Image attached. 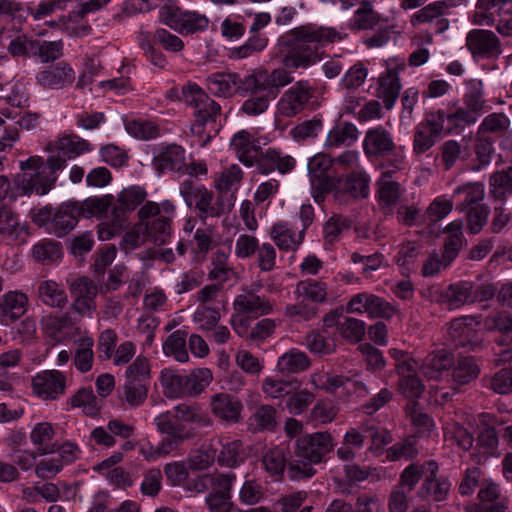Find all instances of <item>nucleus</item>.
Instances as JSON below:
<instances>
[{"instance_id":"obj_1","label":"nucleus","mask_w":512,"mask_h":512,"mask_svg":"<svg viewBox=\"0 0 512 512\" xmlns=\"http://www.w3.org/2000/svg\"><path fill=\"white\" fill-rule=\"evenodd\" d=\"M347 34L330 26L301 25L282 35L271 55L281 66L268 71L255 69L242 81V92L250 93L241 110L249 116L264 113L280 90L294 81L293 70L307 69L322 59L319 49L343 41Z\"/></svg>"},{"instance_id":"obj_2","label":"nucleus","mask_w":512,"mask_h":512,"mask_svg":"<svg viewBox=\"0 0 512 512\" xmlns=\"http://www.w3.org/2000/svg\"><path fill=\"white\" fill-rule=\"evenodd\" d=\"M334 448L331 433L315 432L299 437L295 446V457L288 464V473L292 479L310 478L315 474L313 464H318Z\"/></svg>"},{"instance_id":"obj_3","label":"nucleus","mask_w":512,"mask_h":512,"mask_svg":"<svg viewBox=\"0 0 512 512\" xmlns=\"http://www.w3.org/2000/svg\"><path fill=\"white\" fill-rule=\"evenodd\" d=\"M140 224L144 227L145 238L156 245H164L172 235V221L175 205L165 200L160 203L147 201L137 212Z\"/></svg>"},{"instance_id":"obj_4","label":"nucleus","mask_w":512,"mask_h":512,"mask_svg":"<svg viewBox=\"0 0 512 512\" xmlns=\"http://www.w3.org/2000/svg\"><path fill=\"white\" fill-rule=\"evenodd\" d=\"M296 303L286 305L284 315L290 319L309 321L317 313V304L327 302L329 293L325 282L315 279L299 281L294 290Z\"/></svg>"},{"instance_id":"obj_5","label":"nucleus","mask_w":512,"mask_h":512,"mask_svg":"<svg viewBox=\"0 0 512 512\" xmlns=\"http://www.w3.org/2000/svg\"><path fill=\"white\" fill-rule=\"evenodd\" d=\"M146 196L145 189L139 186L123 189L118 194L117 201L112 208L111 220L104 223L100 229V240L108 241L120 234L126 226L127 212L142 204Z\"/></svg>"},{"instance_id":"obj_6","label":"nucleus","mask_w":512,"mask_h":512,"mask_svg":"<svg viewBox=\"0 0 512 512\" xmlns=\"http://www.w3.org/2000/svg\"><path fill=\"white\" fill-rule=\"evenodd\" d=\"M183 98L185 103L194 109L195 122L191 126V130L194 134L200 135L206 124L216 121L220 115V105L194 83L183 87Z\"/></svg>"},{"instance_id":"obj_7","label":"nucleus","mask_w":512,"mask_h":512,"mask_svg":"<svg viewBox=\"0 0 512 512\" xmlns=\"http://www.w3.org/2000/svg\"><path fill=\"white\" fill-rule=\"evenodd\" d=\"M314 89L306 80L297 81L280 96L276 110L277 114L293 118L303 112L310 103Z\"/></svg>"},{"instance_id":"obj_8","label":"nucleus","mask_w":512,"mask_h":512,"mask_svg":"<svg viewBox=\"0 0 512 512\" xmlns=\"http://www.w3.org/2000/svg\"><path fill=\"white\" fill-rule=\"evenodd\" d=\"M160 16L165 24L182 34L203 31L209 24L206 15L195 11H182L174 6H163L160 10Z\"/></svg>"},{"instance_id":"obj_9","label":"nucleus","mask_w":512,"mask_h":512,"mask_svg":"<svg viewBox=\"0 0 512 512\" xmlns=\"http://www.w3.org/2000/svg\"><path fill=\"white\" fill-rule=\"evenodd\" d=\"M180 194L186 204L195 205L201 218L217 217L223 212V206L214 203V195L205 186H195L191 181H183L180 185Z\"/></svg>"},{"instance_id":"obj_10","label":"nucleus","mask_w":512,"mask_h":512,"mask_svg":"<svg viewBox=\"0 0 512 512\" xmlns=\"http://www.w3.org/2000/svg\"><path fill=\"white\" fill-rule=\"evenodd\" d=\"M21 173L18 178L28 177L27 194L35 192L38 195L46 194L56 180V176H49L44 167L43 159L32 156L20 165Z\"/></svg>"},{"instance_id":"obj_11","label":"nucleus","mask_w":512,"mask_h":512,"mask_svg":"<svg viewBox=\"0 0 512 512\" xmlns=\"http://www.w3.org/2000/svg\"><path fill=\"white\" fill-rule=\"evenodd\" d=\"M466 47L473 58H498L502 53L501 42L491 30H470L466 36Z\"/></svg>"},{"instance_id":"obj_12","label":"nucleus","mask_w":512,"mask_h":512,"mask_svg":"<svg viewBox=\"0 0 512 512\" xmlns=\"http://www.w3.org/2000/svg\"><path fill=\"white\" fill-rule=\"evenodd\" d=\"M31 387L42 400H57L65 393L66 376L58 370H45L32 378Z\"/></svg>"},{"instance_id":"obj_13","label":"nucleus","mask_w":512,"mask_h":512,"mask_svg":"<svg viewBox=\"0 0 512 512\" xmlns=\"http://www.w3.org/2000/svg\"><path fill=\"white\" fill-rule=\"evenodd\" d=\"M435 120L442 126L445 135L463 130L466 126L473 125L477 122L464 106L459 105L457 101L449 103L446 110H438L433 112Z\"/></svg>"},{"instance_id":"obj_14","label":"nucleus","mask_w":512,"mask_h":512,"mask_svg":"<svg viewBox=\"0 0 512 512\" xmlns=\"http://www.w3.org/2000/svg\"><path fill=\"white\" fill-rule=\"evenodd\" d=\"M448 8L445 1H434L414 12L409 23L413 28L431 24L436 33H443L450 25L449 20L445 17Z\"/></svg>"},{"instance_id":"obj_15","label":"nucleus","mask_w":512,"mask_h":512,"mask_svg":"<svg viewBox=\"0 0 512 512\" xmlns=\"http://www.w3.org/2000/svg\"><path fill=\"white\" fill-rule=\"evenodd\" d=\"M405 66L403 60L390 59L387 61V69L378 79L377 95L384 102L386 109H391L399 96L401 83L399 69Z\"/></svg>"},{"instance_id":"obj_16","label":"nucleus","mask_w":512,"mask_h":512,"mask_svg":"<svg viewBox=\"0 0 512 512\" xmlns=\"http://www.w3.org/2000/svg\"><path fill=\"white\" fill-rule=\"evenodd\" d=\"M260 288L261 284H258L252 290H244L242 294L237 295L233 302L234 310L253 317L272 313L275 308V303L265 296L256 294L255 291Z\"/></svg>"},{"instance_id":"obj_17","label":"nucleus","mask_w":512,"mask_h":512,"mask_svg":"<svg viewBox=\"0 0 512 512\" xmlns=\"http://www.w3.org/2000/svg\"><path fill=\"white\" fill-rule=\"evenodd\" d=\"M74 80V69L64 61L51 64L36 75L37 84L47 89H62L71 85Z\"/></svg>"},{"instance_id":"obj_18","label":"nucleus","mask_w":512,"mask_h":512,"mask_svg":"<svg viewBox=\"0 0 512 512\" xmlns=\"http://www.w3.org/2000/svg\"><path fill=\"white\" fill-rule=\"evenodd\" d=\"M114 196L111 194L103 196L89 197L82 202H76L80 217L92 218L96 217L101 220L98 225L97 234L100 239V229L102 225L112 216V208L114 206Z\"/></svg>"},{"instance_id":"obj_19","label":"nucleus","mask_w":512,"mask_h":512,"mask_svg":"<svg viewBox=\"0 0 512 512\" xmlns=\"http://www.w3.org/2000/svg\"><path fill=\"white\" fill-rule=\"evenodd\" d=\"M478 503L465 507L466 512H505L506 506L501 500L499 485L489 479L480 483Z\"/></svg>"},{"instance_id":"obj_20","label":"nucleus","mask_w":512,"mask_h":512,"mask_svg":"<svg viewBox=\"0 0 512 512\" xmlns=\"http://www.w3.org/2000/svg\"><path fill=\"white\" fill-rule=\"evenodd\" d=\"M442 134H444L442 126L435 120L432 113L428 114L415 128L413 151L416 154L427 152L435 145L437 139L441 137Z\"/></svg>"},{"instance_id":"obj_21","label":"nucleus","mask_w":512,"mask_h":512,"mask_svg":"<svg viewBox=\"0 0 512 512\" xmlns=\"http://www.w3.org/2000/svg\"><path fill=\"white\" fill-rule=\"evenodd\" d=\"M396 148L391 133L381 126L369 129L364 137L363 149L367 156L383 157Z\"/></svg>"},{"instance_id":"obj_22","label":"nucleus","mask_w":512,"mask_h":512,"mask_svg":"<svg viewBox=\"0 0 512 512\" xmlns=\"http://www.w3.org/2000/svg\"><path fill=\"white\" fill-rule=\"evenodd\" d=\"M210 409L217 418L235 424L241 419L243 405L228 393H217L210 398Z\"/></svg>"},{"instance_id":"obj_23","label":"nucleus","mask_w":512,"mask_h":512,"mask_svg":"<svg viewBox=\"0 0 512 512\" xmlns=\"http://www.w3.org/2000/svg\"><path fill=\"white\" fill-rule=\"evenodd\" d=\"M29 300L25 293L14 290L8 291L0 298V315L6 325L20 319L28 309Z\"/></svg>"},{"instance_id":"obj_24","label":"nucleus","mask_w":512,"mask_h":512,"mask_svg":"<svg viewBox=\"0 0 512 512\" xmlns=\"http://www.w3.org/2000/svg\"><path fill=\"white\" fill-rule=\"evenodd\" d=\"M449 336L456 346L475 350L482 343V338L472 326V318L454 319L449 325Z\"/></svg>"},{"instance_id":"obj_25","label":"nucleus","mask_w":512,"mask_h":512,"mask_svg":"<svg viewBox=\"0 0 512 512\" xmlns=\"http://www.w3.org/2000/svg\"><path fill=\"white\" fill-rule=\"evenodd\" d=\"M333 162L334 160L324 153H318L309 160V176L313 186L321 193L328 192L334 187V180L327 175Z\"/></svg>"},{"instance_id":"obj_26","label":"nucleus","mask_w":512,"mask_h":512,"mask_svg":"<svg viewBox=\"0 0 512 512\" xmlns=\"http://www.w3.org/2000/svg\"><path fill=\"white\" fill-rule=\"evenodd\" d=\"M275 245L283 251H295L304 241V229L295 230L285 221H278L272 225L269 232Z\"/></svg>"},{"instance_id":"obj_27","label":"nucleus","mask_w":512,"mask_h":512,"mask_svg":"<svg viewBox=\"0 0 512 512\" xmlns=\"http://www.w3.org/2000/svg\"><path fill=\"white\" fill-rule=\"evenodd\" d=\"M236 479L234 473L220 475V482L206 497V503L211 512H229L231 509V488Z\"/></svg>"},{"instance_id":"obj_28","label":"nucleus","mask_w":512,"mask_h":512,"mask_svg":"<svg viewBox=\"0 0 512 512\" xmlns=\"http://www.w3.org/2000/svg\"><path fill=\"white\" fill-rule=\"evenodd\" d=\"M241 77L233 72H217L206 79L207 89L218 97H230L242 91Z\"/></svg>"},{"instance_id":"obj_29","label":"nucleus","mask_w":512,"mask_h":512,"mask_svg":"<svg viewBox=\"0 0 512 512\" xmlns=\"http://www.w3.org/2000/svg\"><path fill=\"white\" fill-rule=\"evenodd\" d=\"M472 282L459 281L447 286L439 293L437 301L449 310L461 308L471 304Z\"/></svg>"},{"instance_id":"obj_30","label":"nucleus","mask_w":512,"mask_h":512,"mask_svg":"<svg viewBox=\"0 0 512 512\" xmlns=\"http://www.w3.org/2000/svg\"><path fill=\"white\" fill-rule=\"evenodd\" d=\"M80 214L76 202L63 203L54 209L50 232L58 237L65 236L76 226Z\"/></svg>"},{"instance_id":"obj_31","label":"nucleus","mask_w":512,"mask_h":512,"mask_svg":"<svg viewBox=\"0 0 512 512\" xmlns=\"http://www.w3.org/2000/svg\"><path fill=\"white\" fill-rule=\"evenodd\" d=\"M455 363L452 353L446 350H438L429 353L419 369L422 375L428 379L439 380L444 371L449 370Z\"/></svg>"},{"instance_id":"obj_32","label":"nucleus","mask_w":512,"mask_h":512,"mask_svg":"<svg viewBox=\"0 0 512 512\" xmlns=\"http://www.w3.org/2000/svg\"><path fill=\"white\" fill-rule=\"evenodd\" d=\"M230 146L244 165L251 167L255 164L259 146L256 138L250 132L247 130L237 132L231 139Z\"/></svg>"},{"instance_id":"obj_33","label":"nucleus","mask_w":512,"mask_h":512,"mask_svg":"<svg viewBox=\"0 0 512 512\" xmlns=\"http://www.w3.org/2000/svg\"><path fill=\"white\" fill-rule=\"evenodd\" d=\"M185 154V149L183 147L176 144H170L159 150L154 157L153 164L161 172H181L185 166Z\"/></svg>"},{"instance_id":"obj_34","label":"nucleus","mask_w":512,"mask_h":512,"mask_svg":"<svg viewBox=\"0 0 512 512\" xmlns=\"http://www.w3.org/2000/svg\"><path fill=\"white\" fill-rule=\"evenodd\" d=\"M55 434L56 431L50 422L35 424L29 434L35 453L40 456L54 453L57 450V445L53 443Z\"/></svg>"},{"instance_id":"obj_35","label":"nucleus","mask_w":512,"mask_h":512,"mask_svg":"<svg viewBox=\"0 0 512 512\" xmlns=\"http://www.w3.org/2000/svg\"><path fill=\"white\" fill-rule=\"evenodd\" d=\"M483 328L500 334V337L495 339L500 346L512 345V315L509 312L500 311L487 316L483 320Z\"/></svg>"},{"instance_id":"obj_36","label":"nucleus","mask_w":512,"mask_h":512,"mask_svg":"<svg viewBox=\"0 0 512 512\" xmlns=\"http://www.w3.org/2000/svg\"><path fill=\"white\" fill-rule=\"evenodd\" d=\"M427 466L429 474L426 475L425 480L418 491V495L422 498H431L434 501H442L450 490V483L444 479L436 478L438 466L435 462H429Z\"/></svg>"},{"instance_id":"obj_37","label":"nucleus","mask_w":512,"mask_h":512,"mask_svg":"<svg viewBox=\"0 0 512 512\" xmlns=\"http://www.w3.org/2000/svg\"><path fill=\"white\" fill-rule=\"evenodd\" d=\"M511 0H477L471 21L477 26H493L503 7Z\"/></svg>"},{"instance_id":"obj_38","label":"nucleus","mask_w":512,"mask_h":512,"mask_svg":"<svg viewBox=\"0 0 512 512\" xmlns=\"http://www.w3.org/2000/svg\"><path fill=\"white\" fill-rule=\"evenodd\" d=\"M463 106L478 120L486 108L484 84L482 80L471 79L466 82V92L463 95Z\"/></svg>"},{"instance_id":"obj_39","label":"nucleus","mask_w":512,"mask_h":512,"mask_svg":"<svg viewBox=\"0 0 512 512\" xmlns=\"http://www.w3.org/2000/svg\"><path fill=\"white\" fill-rule=\"evenodd\" d=\"M49 150L55 149L69 158H75L93 150V146L87 140L78 135H65L49 144Z\"/></svg>"},{"instance_id":"obj_40","label":"nucleus","mask_w":512,"mask_h":512,"mask_svg":"<svg viewBox=\"0 0 512 512\" xmlns=\"http://www.w3.org/2000/svg\"><path fill=\"white\" fill-rule=\"evenodd\" d=\"M149 385L147 381L143 380H127L122 387L120 400L122 404L130 408H137L141 406L147 399Z\"/></svg>"},{"instance_id":"obj_41","label":"nucleus","mask_w":512,"mask_h":512,"mask_svg":"<svg viewBox=\"0 0 512 512\" xmlns=\"http://www.w3.org/2000/svg\"><path fill=\"white\" fill-rule=\"evenodd\" d=\"M310 367V360L306 353L298 349H290L279 357L277 370L281 374H294L305 371Z\"/></svg>"},{"instance_id":"obj_42","label":"nucleus","mask_w":512,"mask_h":512,"mask_svg":"<svg viewBox=\"0 0 512 512\" xmlns=\"http://www.w3.org/2000/svg\"><path fill=\"white\" fill-rule=\"evenodd\" d=\"M39 299L48 306L62 308L67 303L65 290L54 280H43L38 284Z\"/></svg>"},{"instance_id":"obj_43","label":"nucleus","mask_w":512,"mask_h":512,"mask_svg":"<svg viewBox=\"0 0 512 512\" xmlns=\"http://www.w3.org/2000/svg\"><path fill=\"white\" fill-rule=\"evenodd\" d=\"M213 375L208 368H197L184 376V395L191 397L201 394L211 383Z\"/></svg>"},{"instance_id":"obj_44","label":"nucleus","mask_w":512,"mask_h":512,"mask_svg":"<svg viewBox=\"0 0 512 512\" xmlns=\"http://www.w3.org/2000/svg\"><path fill=\"white\" fill-rule=\"evenodd\" d=\"M0 234L11 240H18L22 234H27L26 225L6 206L0 207Z\"/></svg>"},{"instance_id":"obj_45","label":"nucleus","mask_w":512,"mask_h":512,"mask_svg":"<svg viewBox=\"0 0 512 512\" xmlns=\"http://www.w3.org/2000/svg\"><path fill=\"white\" fill-rule=\"evenodd\" d=\"M63 255L61 244L50 239H43L32 248L33 259L43 265L58 261Z\"/></svg>"},{"instance_id":"obj_46","label":"nucleus","mask_w":512,"mask_h":512,"mask_svg":"<svg viewBox=\"0 0 512 512\" xmlns=\"http://www.w3.org/2000/svg\"><path fill=\"white\" fill-rule=\"evenodd\" d=\"M358 130L351 123L338 125L330 130L325 140V147L328 149L338 148L341 145H351L357 140Z\"/></svg>"},{"instance_id":"obj_47","label":"nucleus","mask_w":512,"mask_h":512,"mask_svg":"<svg viewBox=\"0 0 512 512\" xmlns=\"http://www.w3.org/2000/svg\"><path fill=\"white\" fill-rule=\"evenodd\" d=\"M124 125L126 131L139 140H151L160 135L159 126L152 120L126 118Z\"/></svg>"},{"instance_id":"obj_48","label":"nucleus","mask_w":512,"mask_h":512,"mask_svg":"<svg viewBox=\"0 0 512 512\" xmlns=\"http://www.w3.org/2000/svg\"><path fill=\"white\" fill-rule=\"evenodd\" d=\"M490 194L502 202L512 194V167L494 172L489 179Z\"/></svg>"},{"instance_id":"obj_49","label":"nucleus","mask_w":512,"mask_h":512,"mask_svg":"<svg viewBox=\"0 0 512 512\" xmlns=\"http://www.w3.org/2000/svg\"><path fill=\"white\" fill-rule=\"evenodd\" d=\"M186 332L176 330L171 333L163 343V353L172 356L178 362L185 363L189 360L186 349Z\"/></svg>"},{"instance_id":"obj_50","label":"nucleus","mask_w":512,"mask_h":512,"mask_svg":"<svg viewBox=\"0 0 512 512\" xmlns=\"http://www.w3.org/2000/svg\"><path fill=\"white\" fill-rule=\"evenodd\" d=\"M485 196L484 185L482 183H467L458 186L454 192L453 197H461L462 200L458 204L457 209L460 211L466 210L469 206L483 200Z\"/></svg>"},{"instance_id":"obj_51","label":"nucleus","mask_w":512,"mask_h":512,"mask_svg":"<svg viewBox=\"0 0 512 512\" xmlns=\"http://www.w3.org/2000/svg\"><path fill=\"white\" fill-rule=\"evenodd\" d=\"M244 459L243 443L240 440L223 443L217 456V462L225 467H236L240 465Z\"/></svg>"},{"instance_id":"obj_52","label":"nucleus","mask_w":512,"mask_h":512,"mask_svg":"<svg viewBox=\"0 0 512 512\" xmlns=\"http://www.w3.org/2000/svg\"><path fill=\"white\" fill-rule=\"evenodd\" d=\"M76 345L74 365L78 371L82 373L88 372L92 368L94 361V340L92 337L86 336L80 339Z\"/></svg>"},{"instance_id":"obj_53","label":"nucleus","mask_w":512,"mask_h":512,"mask_svg":"<svg viewBox=\"0 0 512 512\" xmlns=\"http://www.w3.org/2000/svg\"><path fill=\"white\" fill-rule=\"evenodd\" d=\"M379 19V15L374 11L371 3L363 1L351 19L350 27L355 30L372 29L378 24Z\"/></svg>"},{"instance_id":"obj_54","label":"nucleus","mask_w":512,"mask_h":512,"mask_svg":"<svg viewBox=\"0 0 512 512\" xmlns=\"http://www.w3.org/2000/svg\"><path fill=\"white\" fill-rule=\"evenodd\" d=\"M480 368L473 357L459 358L452 373L454 382L468 384L479 375Z\"/></svg>"},{"instance_id":"obj_55","label":"nucleus","mask_w":512,"mask_h":512,"mask_svg":"<svg viewBox=\"0 0 512 512\" xmlns=\"http://www.w3.org/2000/svg\"><path fill=\"white\" fill-rule=\"evenodd\" d=\"M243 178L241 168L234 164L228 168L223 169L219 174L214 177V187L219 192H226L236 189Z\"/></svg>"},{"instance_id":"obj_56","label":"nucleus","mask_w":512,"mask_h":512,"mask_svg":"<svg viewBox=\"0 0 512 512\" xmlns=\"http://www.w3.org/2000/svg\"><path fill=\"white\" fill-rule=\"evenodd\" d=\"M28 177L18 178L16 175L11 182L7 176L0 175V201L5 199L15 200L19 196L27 194Z\"/></svg>"},{"instance_id":"obj_57","label":"nucleus","mask_w":512,"mask_h":512,"mask_svg":"<svg viewBox=\"0 0 512 512\" xmlns=\"http://www.w3.org/2000/svg\"><path fill=\"white\" fill-rule=\"evenodd\" d=\"M262 463L270 475L280 476L287 463L285 449L278 446L268 449L262 457Z\"/></svg>"},{"instance_id":"obj_58","label":"nucleus","mask_w":512,"mask_h":512,"mask_svg":"<svg viewBox=\"0 0 512 512\" xmlns=\"http://www.w3.org/2000/svg\"><path fill=\"white\" fill-rule=\"evenodd\" d=\"M339 413V407L329 399L317 401L310 411L309 419L318 424H328L334 421Z\"/></svg>"},{"instance_id":"obj_59","label":"nucleus","mask_w":512,"mask_h":512,"mask_svg":"<svg viewBox=\"0 0 512 512\" xmlns=\"http://www.w3.org/2000/svg\"><path fill=\"white\" fill-rule=\"evenodd\" d=\"M444 436L447 441L455 443L463 450H469L473 445L472 435L459 423L451 421L444 425Z\"/></svg>"},{"instance_id":"obj_60","label":"nucleus","mask_w":512,"mask_h":512,"mask_svg":"<svg viewBox=\"0 0 512 512\" xmlns=\"http://www.w3.org/2000/svg\"><path fill=\"white\" fill-rule=\"evenodd\" d=\"M344 190L353 198H365L369 193V179L363 171H353L346 177Z\"/></svg>"},{"instance_id":"obj_61","label":"nucleus","mask_w":512,"mask_h":512,"mask_svg":"<svg viewBox=\"0 0 512 512\" xmlns=\"http://www.w3.org/2000/svg\"><path fill=\"white\" fill-rule=\"evenodd\" d=\"M347 381H349V378L324 371H318L311 375V384L316 389H321L331 394L335 393L340 387H343Z\"/></svg>"},{"instance_id":"obj_62","label":"nucleus","mask_w":512,"mask_h":512,"mask_svg":"<svg viewBox=\"0 0 512 512\" xmlns=\"http://www.w3.org/2000/svg\"><path fill=\"white\" fill-rule=\"evenodd\" d=\"M306 345L312 353L329 354L335 350V343L327 331H312L306 336Z\"/></svg>"},{"instance_id":"obj_63","label":"nucleus","mask_w":512,"mask_h":512,"mask_svg":"<svg viewBox=\"0 0 512 512\" xmlns=\"http://www.w3.org/2000/svg\"><path fill=\"white\" fill-rule=\"evenodd\" d=\"M160 383L166 396L178 398L184 395V376L176 374L173 370L164 369L160 375Z\"/></svg>"},{"instance_id":"obj_64","label":"nucleus","mask_w":512,"mask_h":512,"mask_svg":"<svg viewBox=\"0 0 512 512\" xmlns=\"http://www.w3.org/2000/svg\"><path fill=\"white\" fill-rule=\"evenodd\" d=\"M453 209V201L443 196L436 197L423 215L425 221L434 224L444 219Z\"/></svg>"}]
</instances>
